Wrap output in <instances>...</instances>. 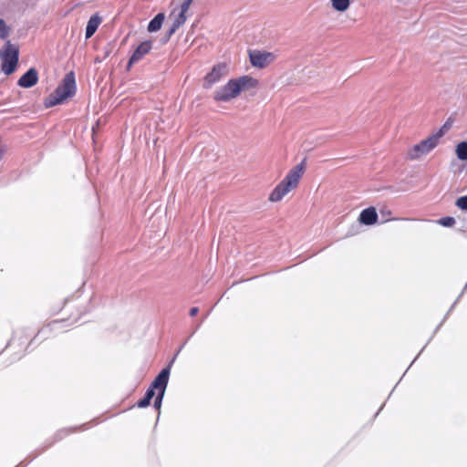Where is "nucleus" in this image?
Returning <instances> with one entry per match:
<instances>
[{"mask_svg": "<svg viewBox=\"0 0 467 467\" xmlns=\"http://www.w3.org/2000/svg\"><path fill=\"white\" fill-rule=\"evenodd\" d=\"M306 170L305 162L293 167L285 175V177L275 187L269 194V202H278L291 191L295 190L303 177Z\"/></svg>", "mask_w": 467, "mask_h": 467, "instance_id": "2", "label": "nucleus"}, {"mask_svg": "<svg viewBox=\"0 0 467 467\" xmlns=\"http://www.w3.org/2000/svg\"><path fill=\"white\" fill-rule=\"evenodd\" d=\"M331 3L334 9L344 12L348 8L350 0H331Z\"/></svg>", "mask_w": 467, "mask_h": 467, "instance_id": "17", "label": "nucleus"}, {"mask_svg": "<svg viewBox=\"0 0 467 467\" xmlns=\"http://www.w3.org/2000/svg\"><path fill=\"white\" fill-rule=\"evenodd\" d=\"M192 2V0H183V3L182 4L181 6H183L184 11H188Z\"/></svg>", "mask_w": 467, "mask_h": 467, "instance_id": "23", "label": "nucleus"}, {"mask_svg": "<svg viewBox=\"0 0 467 467\" xmlns=\"http://www.w3.org/2000/svg\"><path fill=\"white\" fill-rule=\"evenodd\" d=\"M164 20V15L162 13L158 14L150 23L148 26V30L150 32H156L158 31L163 23Z\"/></svg>", "mask_w": 467, "mask_h": 467, "instance_id": "15", "label": "nucleus"}, {"mask_svg": "<svg viewBox=\"0 0 467 467\" xmlns=\"http://www.w3.org/2000/svg\"><path fill=\"white\" fill-rule=\"evenodd\" d=\"M152 47V44L150 41H145L142 42L134 51L133 55L131 56L129 66H130L133 63H136L140 61L146 54H148Z\"/></svg>", "mask_w": 467, "mask_h": 467, "instance_id": "9", "label": "nucleus"}, {"mask_svg": "<svg viewBox=\"0 0 467 467\" xmlns=\"http://www.w3.org/2000/svg\"><path fill=\"white\" fill-rule=\"evenodd\" d=\"M453 122V119L449 118L443 125L432 134L441 141V138L451 129Z\"/></svg>", "mask_w": 467, "mask_h": 467, "instance_id": "14", "label": "nucleus"}, {"mask_svg": "<svg viewBox=\"0 0 467 467\" xmlns=\"http://www.w3.org/2000/svg\"><path fill=\"white\" fill-rule=\"evenodd\" d=\"M100 23L101 18L98 16H93L89 18L86 27V38H89L93 36Z\"/></svg>", "mask_w": 467, "mask_h": 467, "instance_id": "13", "label": "nucleus"}, {"mask_svg": "<svg viewBox=\"0 0 467 467\" xmlns=\"http://www.w3.org/2000/svg\"><path fill=\"white\" fill-rule=\"evenodd\" d=\"M18 61V52L15 48H8L5 52V54L3 57V61L1 64V69L2 71L6 74L10 75L13 73L17 66Z\"/></svg>", "mask_w": 467, "mask_h": 467, "instance_id": "7", "label": "nucleus"}, {"mask_svg": "<svg viewBox=\"0 0 467 467\" xmlns=\"http://www.w3.org/2000/svg\"><path fill=\"white\" fill-rule=\"evenodd\" d=\"M76 92V82L73 72L67 73L63 78L61 84L56 90L48 96L46 100L47 107H53L62 104L68 99L72 98Z\"/></svg>", "mask_w": 467, "mask_h": 467, "instance_id": "3", "label": "nucleus"}, {"mask_svg": "<svg viewBox=\"0 0 467 467\" xmlns=\"http://www.w3.org/2000/svg\"><path fill=\"white\" fill-rule=\"evenodd\" d=\"M154 389L152 386L150 389H148V391L146 392V399H148L149 400H151V399L153 398L154 396Z\"/></svg>", "mask_w": 467, "mask_h": 467, "instance_id": "22", "label": "nucleus"}, {"mask_svg": "<svg viewBox=\"0 0 467 467\" xmlns=\"http://www.w3.org/2000/svg\"><path fill=\"white\" fill-rule=\"evenodd\" d=\"M228 73V66L225 63H219L215 65L212 70L204 77L203 88H211L214 84L227 76Z\"/></svg>", "mask_w": 467, "mask_h": 467, "instance_id": "6", "label": "nucleus"}, {"mask_svg": "<svg viewBox=\"0 0 467 467\" xmlns=\"http://www.w3.org/2000/svg\"><path fill=\"white\" fill-rule=\"evenodd\" d=\"M170 376V366L168 368H163L157 378L152 382V387L156 388L159 390V394L154 401V407L156 409H160L161 405V400L163 399L168 380Z\"/></svg>", "mask_w": 467, "mask_h": 467, "instance_id": "5", "label": "nucleus"}, {"mask_svg": "<svg viewBox=\"0 0 467 467\" xmlns=\"http://www.w3.org/2000/svg\"><path fill=\"white\" fill-rule=\"evenodd\" d=\"M378 213L374 207L363 210L359 215V222L366 225H371L377 223Z\"/></svg>", "mask_w": 467, "mask_h": 467, "instance_id": "11", "label": "nucleus"}, {"mask_svg": "<svg viewBox=\"0 0 467 467\" xmlns=\"http://www.w3.org/2000/svg\"><path fill=\"white\" fill-rule=\"evenodd\" d=\"M257 86L258 80L250 76L231 78L225 85L214 91L213 99L217 102H229L236 99L242 92L254 89Z\"/></svg>", "mask_w": 467, "mask_h": 467, "instance_id": "1", "label": "nucleus"}, {"mask_svg": "<svg viewBox=\"0 0 467 467\" xmlns=\"http://www.w3.org/2000/svg\"><path fill=\"white\" fill-rule=\"evenodd\" d=\"M187 11L183 10V6H181L180 11L177 15L174 13L171 16H174L172 26L170 29V35H172L182 25H183L186 21V14Z\"/></svg>", "mask_w": 467, "mask_h": 467, "instance_id": "12", "label": "nucleus"}, {"mask_svg": "<svg viewBox=\"0 0 467 467\" xmlns=\"http://www.w3.org/2000/svg\"><path fill=\"white\" fill-rule=\"evenodd\" d=\"M275 56L270 52L253 51L250 53V61L255 67L263 68L270 65Z\"/></svg>", "mask_w": 467, "mask_h": 467, "instance_id": "8", "label": "nucleus"}, {"mask_svg": "<svg viewBox=\"0 0 467 467\" xmlns=\"http://www.w3.org/2000/svg\"><path fill=\"white\" fill-rule=\"evenodd\" d=\"M197 313H198V308H197V307H192V308L190 310V315H191L192 317H193V316L197 315Z\"/></svg>", "mask_w": 467, "mask_h": 467, "instance_id": "24", "label": "nucleus"}, {"mask_svg": "<svg viewBox=\"0 0 467 467\" xmlns=\"http://www.w3.org/2000/svg\"><path fill=\"white\" fill-rule=\"evenodd\" d=\"M38 80L37 72L35 68H30L18 80V85L22 88H31L36 84Z\"/></svg>", "mask_w": 467, "mask_h": 467, "instance_id": "10", "label": "nucleus"}, {"mask_svg": "<svg viewBox=\"0 0 467 467\" xmlns=\"http://www.w3.org/2000/svg\"><path fill=\"white\" fill-rule=\"evenodd\" d=\"M9 34V28L3 19H0V37L5 38Z\"/></svg>", "mask_w": 467, "mask_h": 467, "instance_id": "18", "label": "nucleus"}, {"mask_svg": "<svg viewBox=\"0 0 467 467\" xmlns=\"http://www.w3.org/2000/svg\"><path fill=\"white\" fill-rule=\"evenodd\" d=\"M440 143L441 141L433 134H431L426 139L410 147L407 150V158L410 161H418L431 153Z\"/></svg>", "mask_w": 467, "mask_h": 467, "instance_id": "4", "label": "nucleus"}, {"mask_svg": "<svg viewBox=\"0 0 467 467\" xmlns=\"http://www.w3.org/2000/svg\"><path fill=\"white\" fill-rule=\"evenodd\" d=\"M455 223V220L452 217H444L440 220V223L444 226H451Z\"/></svg>", "mask_w": 467, "mask_h": 467, "instance_id": "20", "label": "nucleus"}, {"mask_svg": "<svg viewBox=\"0 0 467 467\" xmlns=\"http://www.w3.org/2000/svg\"><path fill=\"white\" fill-rule=\"evenodd\" d=\"M455 154L460 161H467V141H462L456 145Z\"/></svg>", "mask_w": 467, "mask_h": 467, "instance_id": "16", "label": "nucleus"}, {"mask_svg": "<svg viewBox=\"0 0 467 467\" xmlns=\"http://www.w3.org/2000/svg\"><path fill=\"white\" fill-rule=\"evenodd\" d=\"M4 151L0 149V158L2 157Z\"/></svg>", "mask_w": 467, "mask_h": 467, "instance_id": "25", "label": "nucleus"}, {"mask_svg": "<svg viewBox=\"0 0 467 467\" xmlns=\"http://www.w3.org/2000/svg\"><path fill=\"white\" fill-rule=\"evenodd\" d=\"M456 205L462 210H467V195L460 197L456 202Z\"/></svg>", "mask_w": 467, "mask_h": 467, "instance_id": "19", "label": "nucleus"}, {"mask_svg": "<svg viewBox=\"0 0 467 467\" xmlns=\"http://www.w3.org/2000/svg\"><path fill=\"white\" fill-rule=\"evenodd\" d=\"M150 402V400H149L148 399H146V397H144L141 400H140L138 402V406L140 408H145V407L149 406Z\"/></svg>", "mask_w": 467, "mask_h": 467, "instance_id": "21", "label": "nucleus"}]
</instances>
